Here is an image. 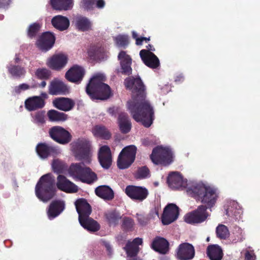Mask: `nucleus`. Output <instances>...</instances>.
Returning a JSON list of instances; mask_svg holds the SVG:
<instances>
[{"mask_svg": "<svg viewBox=\"0 0 260 260\" xmlns=\"http://www.w3.org/2000/svg\"><path fill=\"white\" fill-rule=\"evenodd\" d=\"M116 43L119 47L126 48L129 43L128 37L125 35H119L116 39Z\"/></svg>", "mask_w": 260, "mask_h": 260, "instance_id": "nucleus-49", "label": "nucleus"}, {"mask_svg": "<svg viewBox=\"0 0 260 260\" xmlns=\"http://www.w3.org/2000/svg\"><path fill=\"white\" fill-rule=\"evenodd\" d=\"M76 26L79 30L85 31L90 29L91 23L87 17L79 16L76 18Z\"/></svg>", "mask_w": 260, "mask_h": 260, "instance_id": "nucleus-36", "label": "nucleus"}, {"mask_svg": "<svg viewBox=\"0 0 260 260\" xmlns=\"http://www.w3.org/2000/svg\"><path fill=\"white\" fill-rule=\"evenodd\" d=\"M105 77L102 74L93 76L86 87L87 94L92 100H106L111 95L110 86L104 83Z\"/></svg>", "mask_w": 260, "mask_h": 260, "instance_id": "nucleus-2", "label": "nucleus"}, {"mask_svg": "<svg viewBox=\"0 0 260 260\" xmlns=\"http://www.w3.org/2000/svg\"><path fill=\"white\" fill-rule=\"evenodd\" d=\"M29 89V86L26 83H22L18 86H16L14 88L15 93L19 94L22 91H24Z\"/></svg>", "mask_w": 260, "mask_h": 260, "instance_id": "nucleus-51", "label": "nucleus"}, {"mask_svg": "<svg viewBox=\"0 0 260 260\" xmlns=\"http://www.w3.org/2000/svg\"><path fill=\"white\" fill-rule=\"evenodd\" d=\"M118 123L120 132L122 134L129 133L132 128V123L127 114L120 112L118 118Z\"/></svg>", "mask_w": 260, "mask_h": 260, "instance_id": "nucleus-30", "label": "nucleus"}, {"mask_svg": "<svg viewBox=\"0 0 260 260\" xmlns=\"http://www.w3.org/2000/svg\"><path fill=\"white\" fill-rule=\"evenodd\" d=\"M71 148L75 156L79 160H83L86 164L91 161V144L86 138H79L71 144Z\"/></svg>", "mask_w": 260, "mask_h": 260, "instance_id": "nucleus-5", "label": "nucleus"}, {"mask_svg": "<svg viewBox=\"0 0 260 260\" xmlns=\"http://www.w3.org/2000/svg\"><path fill=\"white\" fill-rule=\"evenodd\" d=\"M12 3V0H0V9L8 10Z\"/></svg>", "mask_w": 260, "mask_h": 260, "instance_id": "nucleus-53", "label": "nucleus"}, {"mask_svg": "<svg viewBox=\"0 0 260 260\" xmlns=\"http://www.w3.org/2000/svg\"><path fill=\"white\" fill-rule=\"evenodd\" d=\"M149 175V170L146 166L139 168L137 173V177L143 179L147 177Z\"/></svg>", "mask_w": 260, "mask_h": 260, "instance_id": "nucleus-50", "label": "nucleus"}, {"mask_svg": "<svg viewBox=\"0 0 260 260\" xmlns=\"http://www.w3.org/2000/svg\"><path fill=\"white\" fill-rule=\"evenodd\" d=\"M50 137L56 142L66 145L72 140V136L69 131L60 126H54L49 131Z\"/></svg>", "mask_w": 260, "mask_h": 260, "instance_id": "nucleus-9", "label": "nucleus"}, {"mask_svg": "<svg viewBox=\"0 0 260 260\" xmlns=\"http://www.w3.org/2000/svg\"><path fill=\"white\" fill-rule=\"evenodd\" d=\"M137 150L135 145H129L125 147L121 150L117 161L119 169H125L131 166L135 160Z\"/></svg>", "mask_w": 260, "mask_h": 260, "instance_id": "nucleus-7", "label": "nucleus"}, {"mask_svg": "<svg viewBox=\"0 0 260 260\" xmlns=\"http://www.w3.org/2000/svg\"><path fill=\"white\" fill-rule=\"evenodd\" d=\"M47 116L50 121H64L68 119V115L55 110H50L47 112Z\"/></svg>", "mask_w": 260, "mask_h": 260, "instance_id": "nucleus-38", "label": "nucleus"}, {"mask_svg": "<svg viewBox=\"0 0 260 260\" xmlns=\"http://www.w3.org/2000/svg\"><path fill=\"white\" fill-rule=\"evenodd\" d=\"M94 136L100 137L105 140H109L111 137V134L109 130L103 125H96L92 129Z\"/></svg>", "mask_w": 260, "mask_h": 260, "instance_id": "nucleus-39", "label": "nucleus"}, {"mask_svg": "<svg viewBox=\"0 0 260 260\" xmlns=\"http://www.w3.org/2000/svg\"><path fill=\"white\" fill-rule=\"evenodd\" d=\"M95 5L96 8L99 9H102L105 6V2L104 0H97Z\"/></svg>", "mask_w": 260, "mask_h": 260, "instance_id": "nucleus-59", "label": "nucleus"}, {"mask_svg": "<svg viewBox=\"0 0 260 260\" xmlns=\"http://www.w3.org/2000/svg\"><path fill=\"white\" fill-rule=\"evenodd\" d=\"M207 207L203 205L199 206L198 208L187 213L185 216V221L190 224L200 223L206 220L209 216L207 212Z\"/></svg>", "mask_w": 260, "mask_h": 260, "instance_id": "nucleus-10", "label": "nucleus"}, {"mask_svg": "<svg viewBox=\"0 0 260 260\" xmlns=\"http://www.w3.org/2000/svg\"><path fill=\"white\" fill-rule=\"evenodd\" d=\"M150 158L155 165L168 166L173 161L171 151L169 149L161 146L153 148Z\"/></svg>", "mask_w": 260, "mask_h": 260, "instance_id": "nucleus-8", "label": "nucleus"}, {"mask_svg": "<svg viewBox=\"0 0 260 260\" xmlns=\"http://www.w3.org/2000/svg\"><path fill=\"white\" fill-rule=\"evenodd\" d=\"M44 114L45 112L43 111H39L36 113L35 115V120L37 122L39 123H43L44 122Z\"/></svg>", "mask_w": 260, "mask_h": 260, "instance_id": "nucleus-52", "label": "nucleus"}, {"mask_svg": "<svg viewBox=\"0 0 260 260\" xmlns=\"http://www.w3.org/2000/svg\"><path fill=\"white\" fill-rule=\"evenodd\" d=\"M75 205L79 214V219L89 216L92 211L91 207L86 199H79L76 200Z\"/></svg>", "mask_w": 260, "mask_h": 260, "instance_id": "nucleus-25", "label": "nucleus"}, {"mask_svg": "<svg viewBox=\"0 0 260 260\" xmlns=\"http://www.w3.org/2000/svg\"><path fill=\"white\" fill-rule=\"evenodd\" d=\"M120 110V108L119 107H111L109 108L108 110V113L112 115V116H116V114L119 112Z\"/></svg>", "mask_w": 260, "mask_h": 260, "instance_id": "nucleus-56", "label": "nucleus"}, {"mask_svg": "<svg viewBox=\"0 0 260 260\" xmlns=\"http://www.w3.org/2000/svg\"><path fill=\"white\" fill-rule=\"evenodd\" d=\"M105 49L103 46L93 45L88 51L89 56L92 59L98 60L104 58Z\"/></svg>", "mask_w": 260, "mask_h": 260, "instance_id": "nucleus-35", "label": "nucleus"}, {"mask_svg": "<svg viewBox=\"0 0 260 260\" xmlns=\"http://www.w3.org/2000/svg\"><path fill=\"white\" fill-rule=\"evenodd\" d=\"M53 9L58 11H68L73 7L74 0H50Z\"/></svg>", "mask_w": 260, "mask_h": 260, "instance_id": "nucleus-31", "label": "nucleus"}, {"mask_svg": "<svg viewBox=\"0 0 260 260\" xmlns=\"http://www.w3.org/2000/svg\"><path fill=\"white\" fill-rule=\"evenodd\" d=\"M55 180L50 173L43 175L39 179L35 187L37 197L43 202H47L56 194Z\"/></svg>", "mask_w": 260, "mask_h": 260, "instance_id": "nucleus-4", "label": "nucleus"}, {"mask_svg": "<svg viewBox=\"0 0 260 260\" xmlns=\"http://www.w3.org/2000/svg\"><path fill=\"white\" fill-rule=\"evenodd\" d=\"M187 192L197 200L206 204L208 208L213 207L218 196L216 190L203 184H196L187 189Z\"/></svg>", "mask_w": 260, "mask_h": 260, "instance_id": "nucleus-3", "label": "nucleus"}, {"mask_svg": "<svg viewBox=\"0 0 260 260\" xmlns=\"http://www.w3.org/2000/svg\"><path fill=\"white\" fill-rule=\"evenodd\" d=\"M105 216L110 226L118 224L121 216L119 213L116 211H112L105 214Z\"/></svg>", "mask_w": 260, "mask_h": 260, "instance_id": "nucleus-41", "label": "nucleus"}, {"mask_svg": "<svg viewBox=\"0 0 260 260\" xmlns=\"http://www.w3.org/2000/svg\"><path fill=\"white\" fill-rule=\"evenodd\" d=\"M95 0H81L80 8L86 11L92 10L94 8Z\"/></svg>", "mask_w": 260, "mask_h": 260, "instance_id": "nucleus-47", "label": "nucleus"}, {"mask_svg": "<svg viewBox=\"0 0 260 260\" xmlns=\"http://www.w3.org/2000/svg\"><path fill=\"white\" fill-rule=\"evenodd\" d=\"M64 203L60 200H54L50 204L47 215L50 219H53L58 216L64 210Z\"/></svg>", "mask_w": 260, "mask_h": 260, "instance_id": "nucleus-27", "label": "nucleus"}, {"mask_svg": "<svg viewBox=\"0 0 260 260\" xmlns=\"http://www.w3.org/2000/svg\"><path fill=\"white\" fill-rule=\"evenodd\" d=\"M96 195L106 200H111L114 198V194L113 190L107 185H101L95 189Z\"/></svg>", "mask_w": 260, "mask_h": 260, "instance_id": "nucleus-33", "label": "nucleus"}, {"mask_svg": "<svg viewBox=\"0 0 260 260\" xmlns=\"http://www.w3.org/2000/svg\"><path fill=\"white\" fill-rule=\"evenodd\" d=\"M56 186L59 190L67 193H75L78 191V186L62 175L58 176Z\"/></svg>", "mask_w": 260, "mask_h": 260, "instance_id": "nucleus-18", "label": "nucleus"}, {"mask_svg": "<svg viewBox=\"0 0 260 260\" xmlns=\"http://www.w3.org/2000/svg\"><path fill=\"white\" fill-rule=\"evenodd\" d=\"M42 24L38 22H35L29 25L27 29V35L30 39L35 38L39 32Z\"/></svg>", "mask_w": 260, "mask_h": 260, "instance_id": "nucleus-43", "label": "nucleus"}, {"mask_svg": "<svg viewBox=\"0 0 260 260\" xmlns=\"http://www.w3.org/2000/svg\"><path fill=\"white\" fill-rule=\"evenodd\" d=\"M146 48H147V50H149V51H155V48H154V47L151 45V44H148L147 46H146Z\"/></svg>", "mask_w": 260, "mask_h": 260, "instance_id": "nucleus-61", "label": "nucleus"}, {"mask_svg": "<svg viewBox=\"0 0 260 260\" xmlns=\"http://www.w3.org/2000/svg\"><path fill=\"white\" fill-rule=\"evenodd\" d=\"M35 76L40 80H48L51 77V72L46 68H39L35 71Z\"/></svg>", "mask_w": 260, "mask_h": 260, "instance_id": "nucleus-45", "label": "nucleus"}, {"mask_svg": "<svg viewBox=\"0 0 260 260\" xmlns=\"http://www.w3.org/2000/svg\"><path fill=\"white\" fill-rule=\"evenodd\" d=\"M127 260H142V259L140 257L137 256V257L129 258L127 259Z\"/></svg>", "mask_w": 260, "mask_h": 260, "instance_id": "nucleus-63", "label": "nucleus"}, {"mask_svg": "<svg viewBox=\"0 0 260 260\" xmlns=\"http://www.w3.org/2000/svg\"><path fill=\"white\" fill-rule=\"evenodd\" d=\"M132 35H133V38L135 39L136 40V39H138V37H137L138 35L136 32L133 31Z\"/></svg>", "mask_w": 260, "mask_h": 260, "instance_id": "nucleus-64", "label": "nucleus"}, {"mask_svg": "<svg viewBox=\"0 0 260 260\" xmlns=\"http://www.w3.org/2000/svg\"><path fill=\"white\" fill-rule=\"evenodd\" d=\"M150 40V37H140L138 39H136V44L137 45H141L143 44V42L145 41L146 42L149 41Z\"/></svg>", "mask_w": 260, "mask_h": 260, "instance_id": "nucleus-57", "label": "nucleus"}, {"mask_svg": "<svg viewBox=\"0 0 260 260\" xmlns=\"http://www.w3.org/2000/svg\"><path fill=\"white\" fill-rule=\"evenodd\" d=\"M216 233L217 237L220 239H225L229 235L228 228L223 224H220L216 228Z\"/></svg>", "mask_w": 260, "mask_h": 260, "instance_id": "nucleus-46", "label": "nucleus"}, {"mask_svg": "<svg viewBox=\"0 0 260 260\" xmlns=\"http://www.w3.org/2000/svg\"><path fill=\"white\" fill-rule=\"evenodd\" d=\"M179 214V207L175 204L170 203L168 204L164 209L161 215V222L164 225H168L176 220Z\"/></svg>", "mask_w": 260, "mask_h": 260, "instance_id": "nucleus-12", "label": "nucleus"}, {"mask_svg": "<svg viewBox=\"0 0 260 260\" xmlns=\"http://www.w3.org/2000/svg\"><path fill=\"white\" fill-rule=\"evenodd\" d=\"M68 60L67 56L63 54H55L48 59L47 64L53 70L60 71L66 66Z\"/></svg>", "mask_w": 260, "mask_h": 260, "instance_id": "nucleus-19", "label": "nucleus"}, {"mask_svg": "<svg viewBox=\"0 0 260 260\" xmlns=\"http://www.w3.org/2000/svg\"><path fill=\"white\" fill-rule=\"evenodd\" d=\"M79 221L83 228L90 232H97L101 228L100 224L89 216L80 219Z\"/></svg>", "mask_w": 260, "mask_h": 260, "instance_id": "nucleus-32", "label": "nucleus"}, {"mask_svg": "<svg viewBox=\"0 0 260 260\" xmlns=\"http://www.w3.org/2000/svg\"><path fill=\"white\" fill-rule=\"evenodd\" d=\"M151 248L156 252L166 254L169 251V243L165 238L156 236L151 244Z\"/></svg>", "mask_w": 260, "mask_h": 260, "instance_id": "nucleus-26", "label": "nucleus"}, {"mask_svg": "<svg viewBox=\"0 0 260 260\" xmlns=\"http://www.w3.org/2000/svg\"><path fill=\"white\" fill-rule=\"evenodd\" d=\"M138 216V220L139 223L142 225H145L146 224V221L145 220L144 217L142 215H139Z\"/></svg>", "mask_w": 260, "mask_h": 260, "instance_id": "nucleus-60", "label": "nucleus"}, {"mask_svg": "<svg viewBox=\"0 0 260 260\" xmlns=\"http://www.w3.org/2000/svg\"><path fill=\"white\" fill-rule=\"evenodd\" d=\"M256 256L252 251H247L245 253L244 260H255Z\"/></svg>", "mask_w": 260, "mask_h": 260, "instance_id": "nucleus-54", "label": "nucleus"}, {"mask_svg": "<svg viewBox=\"0 0 260 260\" xmlns=\"http://www.w3.org/2000/svg\"><path fill=\"white\" fill-rule=\"evenodd\" d=\"M124 83L126 89L132 90L133 101L127 102V107L133 118L145 127H150L154 119V113L149 102L145 100L146 88L141 79L127 77Z\"/></svg>", "mask_w": 260, "mask_h": 260, "instance_id": "nucleus-1", "label": "nucleus"}, {"mask_svg": "<svg viewBox=\"0 0 260 260\" xmlns=\"http://www.w3.org/2000/svg\"><path fill=\"white\" fill-rule=\"evenodd\" d=\"M9 73L16 78H20L26 74V71L24 67L19 65L10 64L7 67Z\"/></svg>", "mask_w": 260, "mask_h": 260, "instance_id": "nucleus-40", "label": "nucleus"}, {"mask_svg": "<svg viewBox=\"0 0 260 260\" xmlns=\"http://www.w3.org/2000/svg\"><path fill=\"white\" fill-rule=\"evenodd\" d=\"M70 92V87L59 80H52L49 86V92L51 95H67Z\"/></svg>", "mask_w": 260, "mask_h": 260, "instance_id": "nucleus-16", "label": "nucleus"}, {"mask_svg": "<svg viewBox=\"0 0 260 260\" xmlns=\"http://www.w3.org/2000/svg\"><path fill=\"white\" fill-rule=\"evenodd\" d=\"M51 23L55 28L60 31L67 29L70 25L68 18L61 15L54 16L51 20Z\"/></svg>", "mask_w": 260, "mask_h": 260, "instance_id": "nucleus-34", "label": "nucleus"}, {"mask_svg": "<svg viewBox=\"0 0 260 260\" xmlns=\"http://www.w3.org/2000/svg\"><path fill=\"white\" fill-rule=\"evenodd\" d=\"M118 59L120 60L121 73L125 75L132 74V58L131 56L127 54L125 51H121L118 55Z\"/></svg>", "mask_w": 260, "mask_h": 260, "instance_id": "nucleus-23", "label": "nucleus"}, {"mask_svg": "<svg viewBox=\"0 0 260 260\" xmlns=\"http://www.w3.org/2000/svg\"><path fill=\"white\" fill-rule=\"evenodd\" d=\"M45 104L44 100L39 96L29 97L25 101V107L29 111L42 109Z\"/></svg>", "mask_w": 260, "mask_h": 260, "instance_id": "nucleus-28", "label": "nucleus"}, {"mask_svg": "<svg viewBox=\"0 0 260 260\" xmlns=\"http://www.w3.org/2000/svg\"><path fill=\"white\" fill-rule=\"evenodd\" d=\"M98 159L101 166L105 169H108L112 165V156L110 148L104 145L99 150Z\"/></svg>", "mask_w": 260, "mask_h": 260, "instance_id": "nucleus-22", "label": "nucleus"}, {"mask_svg": "<svg viewBox=\"0 0 260 260\" xmlns=\"http://www.w3.org/2000/svg\"><path fill=\"white\" fill-rule=\"evenodd\" d=\"M140 56L144 63L151 69H156L160 65L158 58L152 52L142 49Z\"/></svg>", "mask_w": 260, "mask_h": 260, "instance_id": "nucleus-17", "label": "nucleus"}, {"mask_svg": "<svg viewBox=\"0 0 260 260\" xmlns=\"http://www.w3.org/2000/svg\"><path fill=\"white\" fill-rule=\"evenodd\" d=\"M176 255L179 260H191L195 255L194 248L189 243H183L176 249Z\"/></svg>", "mask_w": 260, "mask_h": 260, "instance_id": "nucleus-14", "label": "nucleus"}, {"mask_svg": "<svg viewBox=\"0 0 260 260\" xmlns=\"http://www.w3.org/2000/svg\"><path fill=\"white\" fill-rule=\"evenodd\" d=\"M124 251L126 252L127 257L129 258L137 257L140 251L139 246L133 245L130 243V241H128L123 248Z\"/></svg>", "mask_w": 260, "mask_h": 260, "instance_id": "nucleus-42", "label": "nucleus"}, {"mask_svg": "<svg viewBox=\"0 0 260 260\" xmlns=\"http://www.w3.org/2000/svg\"><path fill=\"white\" fill-rule=\"evenodd\" d=\"M130 243L133 245L139 246V245H142L143 244V240L140 238H136L133 240V241H130Z\"/></svg>", "mask_w": 260, "mask_h": 260, "instance_id": "nucleus-58", "label": "nucleus"}, {"mask_svg": "<svg viewBox=\"0 0 260 260\" xmlns=\"http://www.w3.org/2000/svg\"><path fill=\"white\" fill-rule=\"evenodd\" d=\"M237 203L232 202L226 209V215L229 217H232L235 220L240 218L242 211L239 207L238 208Z\"/></svg>", "mask_w": 260, "mask_h": 260, "instance_id": "nucleus-37", "label": "nucleus"}, {"mask_svg": "<svg viewBox=\"0 0 260 260\" xmlns=\"http://www.w3.org/2000/svg\"><path fill=\"white\" fill-rule=\"evenodd\" d=\"M134 225V220L128 217H124L122 219L121 225L122 229L125 231H132Z\"/></svg>", "mask_w": 260, "mask_h": 260, "instance_id": "nucleus-48", "label": "nucleus"}, {"mask_svg": "<svg viewBox=\"0 0 260 260\" xmlns=\"http://www.w3.org/2000/svg\"><path fill=\"white\" fill-rule=\"evenodd\" d=\"M169 186L174 189H182L187 185V181L183 180L182 176L178 172H172L167 177Z\"/></svg>", "mask_w": 260, "mask_h": 260, "instance_id": "nucleus-20", "label": "nucleus"}, {"mask_svg": "<svg viewBox=\"0 0 260 260\" xmlns=\"http://www.w3.org/2000/svg\"><path fill=\"white\" fill-rule=\"evenodd\" d=\"M36 152L41 158L45 159L50 155H57L59 150L57 147L46 143H40L36 146Z\"/></svg>", "mask_w": 260, "mask_h": 260, "instance_id": "nucleus-21", "label": "nucleus"}, {"mask_svg": "<svg viewBox=\"0 0 260 260\" xmlns=\"http://www.w3.org/2000/svg\"><path fill=\"white\" fill-rule=\"evenodd\" d=\"M55 37L53 33L45 32L39 37L36 42L37 47L43 51H47L53 46Z\"/></svg>", "mask_w": 260, "mask_h": 260, "instance_id": "nucleus-15", "label": "nucleus"}, {"mask_svg": "<svg viewBox=\"0 0 260 260\" xmlns=\"http://www.w3.org/2000/svg\"><path fill=\"white\" fill-rule=\"evenodd\" d=\"M84 163L72 164L69 169V173L73 177L82 182L91 184L97 180L96 174L89 167H84Z\"/></svg>", "mask_w": 260, "mask_h": 260, "instance_id": "nucleus-6", "label": "nucleus"}, {"mask_svg": "<svg viewBox=\"0 0 260 260\" xmlns=\"http://www.w3.org/2000/svg\"><path fill=\"white\" fill-rule=\"evenodd\" d=\"M52 168L54 172L60 174L67 169V166L63 161L59 159H55L52 162Z\"/></svg>", "mask_w": 260, "mask_h": 260, "instance_id": "nucleus-44", "label": "nucleus"}, {"mask_svg": "<svg viewBox=\"0 0 260 260\" xmlns=\"http://www.w3.org/2000/svg\"><path fill=\"white\" fill-rule=\"evenodd\" d=\"M85 75L84 69L80 66L75 64L66 73L65 78L71 83L79 84L83 80Z\"/></svg>", "mask_w": 260, "mask_h": 260, "instance_id": "nucleus-13", "label": "nucleus"}, {"mask_svg": "<svg viewBox=\"0 0 260 260\" xmlns=\"http://www.w3.org/2000/svg\"><path fill=\"white\" fill-rule=\"evenodd\" d=\"M126 194L133 200L142 202L149 194L148 190L142 186L128 185L125 189Z\"/></svg>", "mask_w": 260, "mask_h": 260, "instance_id": "nucleus-11", "label": "nucleus"}, {"mask_svg": "<svg viewBox=\"0 0 260 260\" xmlns=\"http://www.w3.org/2000/svg\"><path fill=\"white\" fill-rule=\"evenodd\" d=\"M46 85V82L45 81H43L41 82V83L39 84V87L41 88H44Z\"/></svg>", "mask_w": 260, "mask_h": 260, "instance_id": "nucleus-62", "label": "nucleus"}, {"mask_svg": "<svg viewBox=\"0 0 260 260\" xmlns=\"http://www.w3.org/2000/svg\"><path fill=\"white\" fill-rule=\"evenodd\" d=\"M103 244L106 248V250L108 252V254L111 256L112 254V248L110 243L107 241H103Z\"/></svg>", "mask_w": 260, "mask_h": 260, "instance_id": "nucleus-55", "label": "nucleus"}, {"mask_svg": "<svg viewBox=\"0 0 260 260\" xmlns=\"http://www.w3.org/2000/svg\"><path fill=\"white\" fill-rule=\"evenodd\" d=\"M52 103L54 107L64 112L71 111L75 106V103L74 100L64 97L55 98L53 101Z\"/></svg>", "mask_w": 260, "mask_h": 260, "instance_id": "nucleus-24", "label": "nucleus"}, {"mask_svg": "<svg viewBox=\"0 0 260 260\" xmlns=\"http://www.w3.org/2000/svg\"><path fill=\"white\" fill-rule=\"evenodd\" d=\"M206 254L210 260H221L223 252L221 247L217 244H210L207 246Z\"/></svg>", "mask_w": 260, "mask_h": 260, "instance_id": "nucleus-29", "label": "nucleus"}]
</instances>
